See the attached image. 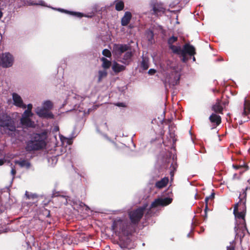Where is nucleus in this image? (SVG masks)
<instances>
[{
  "label": "nucleus",
  "instance_id": "48",
  "mask_svg": "<svg viewBox=\"0 0 250 250\" xmlns=\"http://www.w3.org/2000/svg\"><path fill=\"white\" fill-rule=\"evenodd\" d=\"M173 168H174V169H175V168H176V167H175V166H174V165H173Z\"/></svg>",
  "mask_w": 250,
  "mask_h": 250
},
{
  "label": "nucleus",
  "instance_id": "32",
  "mask_svg": "<svg viewBox=\"0 0 250 250\" xmlns=\"http://www.w3.org/2000/svg\"><path fill=\"white\" fill-rule=\"evenodd\" d=\"M132 56V54L130 51H127L124 55V60L125 61H127L131 59Z\"/></svg>",
  "mask_w": 250,
  "mask_h": 250
},
{
  "label": "nucleus",
  "instance_id": "9",
  "mask_svg": "<svg viewBox=\"0 0 250 250\" xmlns=\"http://www.w3.org/2000/svg\"><path fill=\"white\" fill-rule=\"evenodd\" d=\"M126 227V225L125 222L120 219H116L113 223L112 229L115 232L120 233L125 229Z\"/></svg>",
  "mask_w": 250,
  "mask_h": 250
},
{
  "label": "nucleus",
  "instance_id": "41",
  "mask_svg": "<svg viewBox=\"0 0 250 250\" xmlns=\"http://www.w3.org/2000/svg\"><path fill=\"white\" fill-rule=\"evenodd\" d=\"M36 4H39L42 6H45V3L43 1H39V3H37Z\"/></svg>",
  "mask_w": 250,
  "mask_h": 250
},
{
  "label": "nucleus",
  "instance_id": "20",
  "mask_svg": "<svg viewBox=\"0 0 250 250\" xmlns=\"http://www.w3.org/2000/svg\"><path fill=\"white\" fill-rule=\"evenodd\" d=\"M112 68L115 72L118 73L124 70L125 68V66L115 62H114Z\"/></svg>",
  "mask_w": 250,
  "mask_h": 250
},
{
  "label": "nucleus",
  "instance_id": "11",
  "mask_svg": "<svg viewBox=\"0 0 250 250\" xmlns=\"http://www.w3.org/2000/svg\"><path fill=\"white\" fill-rule=\"evenodd\" d=\"M129 46L126 44H114L113 46L112 53L116 55H121L129 49Z\"/></svg>",
  "mask_w": 250,
  "mask_h": 250
},
{
  "label": "nucleus",
  "instance_id": "12",
  "mask_svg": "<svg viewBox=\"0 0 250 250\" xmlns=\"http://www.w3.org/2000/svg\"><path fill=\"white\" fill-rule=\"evenodd\" d=\"M33 115L26 114L24 115L23 113L22 115V117L21 119V123L24 127H34L35 125V123L31 121L30 118Z\"/></svg>",
  "mask_w": 250,
  "mask_h": 250
},
{
  "label": "nucleus",
  "instance_id": "31",
  "mask_svg": "<svg viewBox=\"0 0 250 250\" xmlns=\"http://www.w3.org/2000/svg\"><path fill=\"white\" fill-rule=\"evenodd\" d=\"M32 107V104H29L26 105V107L27 108V109L25 110L23 112L24 113V115H25L26 114L33 115V114L31 112Z\"/></svg>",
  "mask_w": 250,
  "mask_h": 250
},
{
  "label": "nucleus",
  "instance_id": "45",
  "mask_svg": "<svg viewBox=\"0 0 250 250\" xmlns=\"http://www.w3.org/2000/svg\"><path fill=\"white\" fill-rule=\"evenodd\" d=\"M233 167L235 169H238L239 167V166H233Z\"/></svg>",
  "mask_w": 250,
  "mask_h": 250
},
{
  "label": "nucleus",
  "instance_id": "46",
  "mask_svg": "<svg viewBox=\"0 0 250 250\" xmlns=\"http://www.w3.org/2000/svg\"><path fill=\"white\" fill-rule=\"evenodd\" d=\"M248 182L249 183V184H250V179L248 180ZM250 189V187H248L246 188V189Z\"/></svg>",
  "mask_w": 250,
  "mask_h": 250
},
{
  "label": "nucleus",
  "instance_id": "34",
  "mask_svg": "<svg viewBox=\"0 0 250 250\" xmlns=\"http://www.w3.org/2000/svg\"><path fill=\"white\" fill-rule=\"evenodd\" d=\"M214 197V193H212L210 196H208V197H207L205 199V201L206 202V204H207V203H208V200L209 199H212ZM208 207H207V205H206V209H205V211H206Z\"/></svg>",
  "mask_w": 250,
  "mask_h": 250
},
{
  "label": "nucleus",
  "instance_id": "30",
  "mask_svg": "<svg viewBox=\"0 0 250 250\" xmlns=\"http://www.w3.org/2000/svg\"><path fill=\"white\" fill-rule=\"evenodd\" d=\"M49 165L51 166H54L57 162V159L56 156H53L48 159Z\"/></svg>",
  "mask_w": 250,
  "mask_h": 250
},
{
  "label": "nucleus",
  "instance_id": "10",
  "mask_svg": "<svg viewBox=\"0 0 250 250\" xmlns=\"http://www.w3.org/2000/svg\"><path fill=\"white\" fill-rule=\"evenodd\" d=\"M13 104L18 107L25 109L26 105L24 103L21 97L18 93L14 92L12 94Z\"/></svg>",
  "mask_w": 250,
  "mask_h": 250
},
{
  "label": "nucleus",
  "instance_id": "6",
  "mask_svg": "<svg viewBox=\"0 0 250 250\" xmlns=\"http://www.w3.org/2000/svg\"><path fill=\"white\" fill-rule=\"evenodd\" d=\"M146 206L147 205H146L142 208H138L135 210L129 212V218L132 223L135 224L139 221L143 215L144 211Z\"/></svg>",
  "mask_w": 250,
  "mask_h": 250
},
{
  "label": "nucleus",
  "instance_id": "21",
  "mask_svg": "<svg viewBox=\"0 0 250 250\" xmlns=\"http://www.w3.org/2000/svg\"><path fill=\"white\" fill-rule=\"evenodd\" d=\"M141 67L143 70H146L149 67V60L147 58L143 57L141 63Z\"/></svg>",
  "mask_w": 250,
  "mask_h": 250
},
{
  "label": "nucleus",
  "instance_id": "39",
  "mask_svg": "<svg viewBox=\"0 0 250 250\" xmlns=\"http://www.w3.org/2000/svg\"><path fill=\"white\" fill-rule=\"evenodd\" d=\"M11 173L13 175V176H14L15 175V174L16 173V170L15 169V168L13 167H12V169L11 170Z\"/></svg>",
  "mask_w": 250,
  "mask_h": 250
},
{
  "label": "nucleus",
  "instance_id": "37",
  "mask_svg": "<svg viewBox=\"0 0 250 250\" xmlns=\"http://www.w3.org/2000/svg\"><path fill=\"white\" fill-rule=\"evenodd\" d=\"M156 72V70L154 69H150L149 70H148V73L150 75H153L155 73V72Z\"/></svg>",
  "mask_w": 250,
  "mask_h": 250
},
{
  "label": "nucleus",
  "instance_id": "13",
  "mask_svg": "<svg viewBox=\"0 0 250 250\" xmlns=\"http://www.w3.org/2000/svg\"><path fill=\"white\" fill-rule=\"evenodd\" d=\"M249 114H250V102L245 100L244 104L243 111L242 113V117L240 124L248 121L249 117L247 116Z\"/></svg>",
  "mask_w": 250,
  "mask_h": 250
},
{
  "label": "nucleus",
  "instance_id": "8",
  "mask_svg": "<svg viewBox=\"0 0 250 250\" xmlns=\"http://www.w3.org/2000/svg\"><path fill=\"white\" fill-rule=\"evenodd\" d=\"M172 199L170 197L158 198L155 199L151 204V208L159 206H166L172 202Z\"/></svg>",
  "mask_w": 250,
  "mask_h": 250
},
{
  "label": "nucleus",
  "instance_id": "19",
  "mask_svg": "<svg viewBox=\"0 0 250 250\" xmlns=\"http://www.w3.org/2000/svg\"><path fill=\"white\" fill-rule=\"evenodd\" d=\"M168 182V178L167 177H164L160 181L156 183L155 186L159 188H162L166 187Z\"/></svg>",
  "mask_w": 250,
  "mask_h": 250
},
{
  "label": "nucleus",
  "instance_id": "26",
  "mask_svg": "<svg viewBox=\"0 0 250 250\" xmlns=\"http://www.w3.org/2000/svg\"><path fill=\"white\" fill-rule=\"evenodd\" d=\"M58 10L61 11V12H64L66 13H69V14H70L71 15L75 16L77 17L81 18L83 16V14L82 13H79V12H69V11H67L66 10H64L63 9H58Z\"/></svg>",
  "mask_w": 250,
  "mask_h": 250
},
{
  "label": "nucleus",
  "instance_id": "4",
  "mask_svg": "<svg viewBox=\"0 0 250 250\" xmlns=\"http://www.w3.org/2000/svg\"><path fill=\"white\" fill-rule=\"evenodd\" d=\"M14 59L12 54L8 52L0 54V66L8 68L12 66Z\"/></svg>",
  "mask_w": 250,
  "mask_h": 250
},
{
  "label": "nucleus",
  "instance_id": "22",
  "mask_svg": "<svg viewBox=\"0 0 250 250\" xmlns=\"http://www.w3.org/2000/svg\"><path fill=\"white\" fill-rule=\"evenodd\" d=\"M15 163L18 164L21 167H25L28 168L30 167V163L26 160L15 161Z\"/></svg>",
  "mask_w": 250,
  "mask_h": 250
},
{
  "label": "nucleus",
  "instance_id": "35",
  "mask_svg": "<svg viewBox=\"0 0 250 250\" xmlns=\"http://www.w3.org/2000/svg\"><path fill=\"white\" fill-rule=\"evenodd\" d=\"M25 195L28 199H30L31 198H34L37 197L36 194H29L28 192L27 191L25 192Z\"/></svg>",
  "mask_w": 250,
  "mask_h": 250
},
{
  "label": "nucleus",
  "instance_id": "24",
  "mask_svg": "<svg viewBox=\"0 0 250 250\" xmlns=\"http://www.w3.org/2000/svg\"><path fill=\"white\" fill-rule=\"evenodd\" d=\"M101 61H102V67L104 69H107L110 67L111 64V62L110 61L108 60L107 59L102 57L101 58Z\"/></svg>",
  "mask_w": 250,
  "mask_h": 250
},
{
  "label": "nucleus",
  "instance_id": "1",
  "mask_svg": "<svg viewBox=\"0 0 250 250\" xmlns=\"http://www.w3.org/2000/svg\"><path fill=\"white\" fill-rule=\"evenodd\" d=\"M46 139V134L45 133L33 134L31 140L27 143L26 150L32 151L43 148L45 146Z\"/></svg>",
  "mask_w": 250,
  "mask_h": 250
},
{
  "label": "nucleus",
  "instance_id": "44",
  "mask_svg": "<svg viewBox=\"0 0 250 250\" xmlns=\"http://www.w3.org/2000/svg\"><path fill=\"white\" fill-rule=\"evenodd\" d=\"M2 15H3L2 12L0 10V19L2 17Z\"/></svg>",
  "mask_w": 250,
  "mask_h": 250
},
{
  "label": "nucleus",
  "instance_id": "43",
  "mask_svg": "<svg viewBox=\"0 0 250 250\" xmlns=\"http://www.w3.org/2000/svg\"><path fill=\"white\" fill-rule=\"evenodd\" d=\"M4 163V160L3 159H0V166L3 165Z\"/></svg>",
  "mask_w": 250,
  "mask_h": 250
},
{
  "label": "nucleus",
  "instance_id": "47",
  "mask_svg": "<svg viewBox=\"0 0 250 250\" xmlns=\"http://www.w3.org/2000/svg\"><path fill=\"white\" fill-rule=\"evenodd\" d=\"M170 175H171V176L172 177L173 176V175H174L173 172L171 171L170 172Z\"/></svg>",
  "mask_w": 250,
  "mask_h": 250
},
{
  "label": "nucleus",
  "instance_id": "2",
  "mask_svg": "<svg viewBox=\"0 0 250 250\" xmlns=\"http://www.w3.org/2000/svg\"><path fill=\"white\" fill-rule=\"evenodd\" d=\"M0 126L2 130V133L12 135L16 131L14 121L7 114L3 113L0 114Z\"/></svg>",
  "mask_w": 250,
  "mask_h": 250
},
{
  "label": "nucleus",
  "instance_id": "28",
  "mask_svg": "<svg viewBox=\"0 0 250 250\" xmlns=\"http://www.w3.org/2000/svg\"><path fill=\"white\" fill-rule=\"evenodd\" d=\"M98 82H101L103 79L105 78L107 76V73L106 70H100L98 72Z\"/></svg>",
  "mask_w": 250,
  "mask_h": 250
},
{
  "label": "nucleus",
  "instance_id": "29",
  "mask_svg": "<svg viewBox=\"0 0 250 250\" xmlns=\"http://www.w3.org/2000/svg\"><path fill=\"white\" fill-rule=\"evenodd\" d=\"M52 106V103L50 101H44L42 104V107L46 109L48 111L51 109Z\"/></svg>",
  "mask_w": 250,
  "mask_h": 250
},
{
  "label": "nucleus",
  "instance_id": "42",
  "mask_svg": "<svg viewBox=\"0 0 250 250\" xmlns=\"http://www.w3.org/2000/svg\"><path fill=\"white\" fill-rule=\"evenodd\" d=\"M227 250H234V248L233 246H230L228 247Z\"/></svg>",
  "mask_w": 250,
  "mask_h": 250
},
{
  "label": "nucleus",
  "instance_id": "23",
  "mask_svg": "<svg viewBox=\"0 0 250 250\" xmlns=\"http://www.w3.org/2000/svg\"><path fill=\"white\" fill-rule=\"evenodd\" d=\"M59 137L61 141V145L64 146L67 145H70L71 144V140L64 137L61 134H59Z\"/></svg>",
  "mask_w": 250,
  "mask_h": 250
},
{
  "label": "nucleus",
  "instance_id": "3",
  "mask_svg": "<svg viewBox=\"0 0 250 250\" xmlns=\"http://www.w3.org/2000/svg\"><path fill=\"white\" fill-rule=\"evenodd\" d=\"M233 213L236 218V225L234 228L236 235H239L240 230H241L243 234H240V236L244 235V231L247 230L246 227L245 220L244 219L245 213L238 211V204H236L234 207Z\"/></svg>",
  "mask_w": 250,
  "mask_h": 250
},
{
  "label": "nucleus",
  "instance_id": "38",
  "mask_svg": "<svg viewBox=\"0 0 250 250\" xmlns=\"http://www.w3.org/2000/svg\"><path fill=\"white\" fill-rule=\"evenodd\" d=\"M116 105L117 106H120V107H125V104L123 103H118L116 104Z\"/></svg>",
  "mask_w": 250,
  "mask_h": 250
},
{
  "label": "nucleus",
  "instance_id": "25",
  "mask_svg": "<svg viewBox=\"0 0 250 250\" xmlns=\"http://www.w3.org/2000/svg\"><path fill=\"white\" fill-rule=\"evenodd\" d=\"M212 110L216 112L221 113L223 110V107L221 105L220 103L218 101L215 104L212 106Z\"/></svg>",
  "mask_w": 250,
  "mask_h": 250
},
{
  "label": "nucleus",
  "instance_id": "15",
  "mask_svg": "<svg viewBox=\"0 0 250 250\" xmlns=\"http://www.w3.org/2000/svg\"><path fill=\"white\" fill-rule=\"evenodd\" d=\"M177 40V38L174 36H172L168 40V43L169 46V48L171 49L172 52L174 53H181V48L180 46H174L172 44L176 42Z\"/></svg>",
  "mask_w": 250,
  "mask_h": 250
},
{
  "label": "nucleus",
  "instance_id": "27",
  "mask_svg": "<svg viewBox=\"0 0 250 250\" xmlns=\"http://www.w3.org/2000/svg\"><path fill=\"white\" fill-rule=\"evenodd\" d=\"M124 3L121 0L116 1L115 3V9L117 11H121L124 9Z\"/></svg>",
  "mask_w": 250,
  "mask_h": 250
},
{
  "label": "nucleus",
  "instance_id": "17",
  "mask_svg": "<svg viewBox=\"0 0 250 250\" xmlns=\"http://www.w3.org/2000/svg\"><path fill=\"white\" fill-rule=\"evenodd\" d=\"M132 18V14L130 12L126 11L121 19V24L122 26H126L129 23Z\"/></svg>",
  "mask_w": 250,
  "mask_h": 250
},
{
  "label": "nucleus",
  "instance_id": "16",
  "mask_svg": "<svg viewBox=\"0 0 250 250\" xmlns=\"http://www.w3.org/2000/svg\"><path fill=\"white\" fill-rule=\"evenodd\" d=\"M152 7L154 14L157 16L161 15L165 11V7L161 3H154L152 4Z\"/></svg>",
  "mask_w": 250,
  "mask_h": 250
},
{
  "label": "nucleus",
  "instance_id": "36",
  "mask_svg": "<svg viewBox=\"0 0 250 250\" xmlns=\"http://www.w3.org/2000/svg\"><path fill=\"white\" fill-rule=\"evenodd\" d=\"M100 129H101L102 130H107V125H106V123H104L101 125L100 127Z\"/></svg>",
  "mask_w": 250,
  "mask_h": 250
},
{
  "label": "nucleus",
  "instance_id": "40",
  "mask_svg": "<svg viewBox=\"0 0 250 250\" xmlns=\"http://www.w3.org/2000/svg\"><path fill=\"white\" fill-rule=\"evenodd\" d=\"M59 130V128L58 126H56L54 127L53 129V131L54 132H58Z\"/></svg>",
  "mask_w": 250,
  "mask_h": 250
},
{
  "label": "nucleus",
  "instance_id": "7",
  "mask_svg": "<svg viewBox=\"0 0 250 250\" xmlns=\"http://www.w3.org/2000/svg\"><path fill=\"white\" fill-rule=\"evenodd\" d=\"M181 53H176V54L180 55L182 56V61L185 62L187 59L186 58V54H188L189 55H193L195 54V48L194 47L189 44H186L184 45L183 49H181Z\"/></svg>",
  "mask_w": 250,
  "mask_h": 250
},
{
  "label": "nucleus",
  "instance_id": "18",
  "mask_svg": "<svg viewBox=\"0 0 250 250\" xmlns=\"http://www.w3.org/2000/svg\"><path fill=\"white\" fill-rule=\"evenodd\" d=\"M209 120L211 123L213 124L214 126L218 125L221 122L220 116L214 113L210 116Z\"/></svg>",
  "mask_w": 250,
  "mask_h": 250
},
{
  "label": "nucleus",
  "instance_id": "5",
  "mask_svg": "<svg viewBox=\"0 0 250 250\" xmlns=\"http://www.w3.org/2000/svg\"><path fill=\"white\" fill-rule=\"evenodd\" d=\"M180 78V75L179 73L173 68L170 75L167 74L164 81L166 84H168L169 85L174 86L179 83Z\"/></svg>",
  "mask_w": 250,
  "mask_h": 250
},
{
  "label": "nucleus",
  "instance_id": "33",
  "mask_svg": "<svg viewBox=\"0 0 250 250\" xmlns=\"http://www.w3.org/2000/svg\"><path fill=\"white\" fill-rule=\"evenodd\" d=\"M102 54L104 56L106 57H108V58H110L111 56V52L107 49H105L103 50V51L102 52Z\"/></svg>",
  "mask_w": 250,
  "mask_h": 250
},
{
  "label": "nucleus",
  "instance_id": "14",
  "mask_svg": "<svg viewBox=\"0 0 250 250\" xmlns=\"http://www.w3.org/2000/svg\"><path fill=\"white\" fill-rule=\"evenodd\" d=\"M35 112L39 117L42 118L50 119L53 118L52 113L42 107H38L36 108Z\"/></svg>",
  "mask_w": 250,
  "mask_h": 250
}]
</instances>
